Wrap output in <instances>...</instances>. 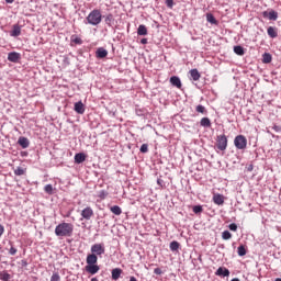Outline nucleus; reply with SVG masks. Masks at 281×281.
Wrapping results in <instances>:
<instances>
[{
  "label": "nucleus",
  "instance_id": "nucleus-9",
  "mask_svg": "<svg viewBox=\"0 0 281 281\" xmlns=\"http://www.w3.org/2000/svg\"><path fill=\"white\" fill-rule=\"evenodd\" d=\"M215 276H218L220 278H229V269L225 267H220L216 270Z\"/></svg>",
  "mask_w": 281,
  "mask_h": 281
},
{
  "label": "nucleus",
  "instance_id": "nucleus-4",
  "mask_svg": "<svg viewBox=\"0 0 281 281\" xmlns=\"http://www.w3.org/2000/svg\"><path fill=\"white\" fill-rule=\"evenodd\" d=\"M216 148L217 150H227V136L225 134L217 136Z\"/></svg>",
  "mask_w": 281,
  "mask_h": 281
},
{
  "label": "nucleus",
  "instance_id": "nucleus-37",
  "mask_svg": "<svg viewBox=\"0 0 281 281\" xmlns=\"http://www.w3.org/2000/svg\"><path fill=\"white\" fill-rule=\"evenodd\" d=\"M193 212H194V214H201V212H203V206L194 205L193 206Z\"/></svg>",
  "mask_w": 281,
  "mask_h": 281
},
{
  "label": "nucleus",
  "instance_id": "nucleus-49",
  "mask_svg": "<svg viewBox=\"0 0 281 281\" xmlns=\"http://www.w3.org/2000/svg\"><path fill=\"white\" fill-rule=\"evenodd\" d=\"M247 170H248V172H251V170H254V165H249Z\"/></svg>",
  "mask_w": 281,
  "mask_h": 281
},
{
  "label": "nucleus",
  "instance_id": "nucleus-18",
  "mask_svg": "<svg viewBox=\"0 0 281 281\" xmlns=\"http://www.w3.org/2000/svg\"><path fill=\"white\" fill-rule=\"evenodd\" d=\"M137 34L138 36H148V29L146 27V25L140 24L137 29Z\"/></svg>",
  "mask_w": 281,
  "mask_h": 281
},
{
  "label": "nucleus",
  "instance_id": "nucleus-25",
  "mask_svg": "<svg viewBox=\"0 0 281 281\" xmlns=\"http://www.w3.org/2000/svg\"><path fill=\"white\" fill-rule=\"evenodd\" d=\"M206 21L212 25H218V21L216 20V18H214V14L212 13L206 14Z\"/></svg>",
  "mask_w": 281,
  "mask_h": 281
},
{
  "label": "nucleus",
  "instance_id": "nucleus-6",
  "mask_svg": "<svg viewBox=\"0 0 281 281\" xmlns=\"http://www.w3.org/2000/svg\"><path fill=\"white\" fill-rule=\"evenodd\" d=\"M263 19H269V21H278V11L270 10L262 12Z\"/></svg>",
  "mask_w": 281,
  "mask_h": 281
},
{
  "label": "nucleus",
  "instance_id": "nucleus-26",
  "mask_svg": "<svg viewBox=\"0 0 281 281\" xmlns=\"http://www.w3.org/2000/svg\"><path fill=\"white\" fill-rule=\"evenodd\" d=\"M234 53L237 56H245V48L240 45L234 46Z\"/></svg>",
  "mask_w": 281,
  "mask_h": 281
},
{
  "label": "nucleus",
  "instance_id": "nucleus-22",
  "mask_svg": "<svg viewBox=\"0 0 281 281\" xmlns=\"http://www.w3.org/2000/svg\"><path fill=\"white\" fill-rule=\"evenodd\" d=\"M200 126H203L204 128H210L212 126V121H210L209 117H202L200 121Z\"/></svg>",
  "mask_w": 281,
  "mask_h": 281
},
{
  "label": "nucleus",
  "instance_id": "nucleus-31",
  "mask_svg": "<svg viewBox=\"0 0 281 281\" xmlns=\"http://www.w3.org/2000/svg\"><path fill=\"white\" fill-rule=\"evenodd\" d=\"M237 254H238V256H240V257L247 256V249L245 248L244 245H240V246L237 248Z\"/></svg>",
  "mask_w": 281,
  "mask_h": 281
},
{
  "label": "nucleus",
  "instance_id": "nucleus-53",
  "mask_svg": "<svg viewBox=\"0 0 281 281\" xmlns=\"http://www.w3.org/2000/svg\"><path fill=\"white\" fill-rule=\"evenodd\" d=\"M231 281H240V279L234 278V279H232Z\"/></svg>",
  "mask_w": 281,
  "mask_h": 281
},
{
  "label": "nucleus",
  "instance_id": "nucleus-42",
  "mask_svg": "<svg viewBox=\"0 0 281 281\" xmlns=\"http://www.w3.org/2000/svg\"><path fill=\"white\" fill-rule=\"evenodd\" d=\"M154 273H155L156 276H161V273H164V271L161 270V268H155V269H154Z\"/></svg>",
  "mask_w": 281,
  "mask_h": 281
},
{
  "label": "nucleus",
  "instance_id": "nucleus-36",
  "mask_svg": "<svg viewBox=\"0 0 281 281\" xmlns=\"http://www.w3.org/2000/svg\"><path fill=\"white\" fill-rule=\"evenodd\" d=\"M71 42L75 43L76 45H82V38L78 36H71Z\"/></svg>",
  "mask_w": 281,
  "mask_h": 281
},
{
  "label": "nucleus",
  "instance_id": "nucleus-5",
  "mask_svg": "<svg viewBox=\"0 0 281 281\" xmlns=\"http://www.w3.org/2000/svg\"><path fill=\"white\" fill-rule=\"evenodd\" d=\"M90 250L91 254H94L95 256H102L105 251L104 244H94L91 246Z\"/></svg>",
  "mask_w": 281,
  "mask_h": 281
},
{
  "label": "nucleus",
  "instance_id": "nucleus-19",
  "mask_svg": "<svg viewBox=\"0 0 281 281\" xmlns=\"http://www.w3.org/2000/svg\"><path fill=\"white\" fill-rule=\"evenodd\" d=\"M268 36H270V38H278V29L274 26H269L268 30Z\"/></svg>",
  "mask_w": 281,
  "mask_h": 281
},
{
  "label": "nucleus",
  "instance_id": "nucleus-7",
  "mask_svg": "<svg viewBox=\"0 0 281 281\" xmlns=\"http://www.w3.org/2000/svg\"><path fill=\"white\" fill-rule=\"evenodd\" d=\"M85 270L87 271V273H90V276H95V273L100 271V266H98V263H92L90 266H86Z\"/></svg>",
  "mask_w": 281,
  "mask_h": 281
},
{
  "label": "nucleus",
  "instance_id": "nucleus-20",
  "mask_svg": "<svg viewBox=\"0 0 281 281\" xmlns=\"http://www.w3.org/2000/svg\"><path fill=\"white\" fill-rule=\"evenodd\" d=\"M10 36H14V37L21 36V25L14 24L13 29H12V31L10 33Z\"/></svg>",
  "mask_w": 281,
  "mask_h": 281
},
{
  "label": "nucleus",
  "instance_id": "nucleus-29",
  "mask_svg": "<svg viewBox=\"0 0 281 281\" xmlns=\"http://www.w3.org/2000/svg\"><path fill=\"white\" fill-rule=\"evenodd\" d=\"M12 276L8 273L7 271L0 272V280L2 281H10Z\"/></svg>",
  "mask_w": 281,
  "mask_h": 281
},
{
  "label": "nucleus",
  "instance_id": "nucleus-52",
  "mask_svg": "<svg viewBox=\"0 0 281 281\" xmlns=\"http://www.w3.org/2000/svg\"><path fill=\"white\" fill-rule=\"evenodd\" d=\"M130 281H137V279L135 277H131Z\"/></svg>",
  "mask_w": 281,
  "mask_h": 281
},
{
  "label": "nucleus",
  "instance_id": "nucleus-51",
  "mask_svg": "<svg viewBox=\"0 0 281 281\" xmlns=\"http://www.w3.org/2000/svg\"><path fill=\"white\" fill-rule=\"evenodd\" d=\"M5 3H14V0H5Z\"/></svg>",
  "mask_w": 281,
  "mask_h": 281
},
{
  "label": "nucleus",
  "instance_id": "nucleus-3",
  "mask_svg": "<svg viewBox=\"0 0 281 281\" xmlns=\"http://www.w3.org/2000/svg\"><path fill=\"white\" fill-rule=\"evenodd\" d=\"M234 144L237 150H245V148H247V137L237 135L234 139Z\"/></svg>",
  "mask_w": 281,
  "mask_h": 281
},
{
  "label": "nucleus",
  "instance_id": "nucleus-13",
  "mask_svg": "<svg viewBox=\"0 0 281 281\" xmlns=\"http://www.w3.org/2000/svg\"><path fill=\"white\" fill-rule=\"evenodd\" d=\"M18 144L21 146V148H30V139H27L25 136H21L18 139Z\"/></svg>",
  "mask_w": 281,
  "mask_h": 281
},
{
  "label": "nucleus",
  "instance_id": "nucleus-27",
  "mask_svg": "<svg viewBox=\"0 0 281 281\" xmlns=\"http://www.w3.org/2000/svg\"><path fill=\"white\" fill-rule=\"evenodd\" d=\"M179 247H181V244L177 240L171 241L169 245L170 251H179Z\"/></svg>",
  "mask_w": 281,
  "mask_h": 281
},
{
  "label": "nucleus",
  "instance_id": "nucleus-17",
  "mask_svg": "<svg viewBox=\"0 0 281 281\" xmlns=\"http://www.w3.org/2000/svg\"><path fill=\"white\" fill-rule=\"evenodd\" d=\"M106 56H109V50H106L104 47L97 49V58H106Z\"/></svg>",
  "mask_w": 281,
  "mask_h": 281
},
{
  "label": "nucleus",
  "instance_id": "nucleus-12",
  "mask_svg": "<svg viewBox=\"0 0 281 281\" xmlns=\"http://www.w3.org/2000/svg\"><path fill=\"white\" fill-rule=\"evenodd\" d=\"M87 266L98 265V255L89 254L86 258Z\"/></svg>",
  "mask_w": 281,
  "mask_h": 281
},
{
  "label": "nucleus",
  "instance_id": "nucleus-28",
  "mask_svg": "<svg viewBox=\"0 0 281 281\" xmlns=\"http://www.w3.org/2000/svg\"><path fill=\"white\" fill-rule=\"evenodd\" d=\"M110 211L112 212V214H115V216H120L122 214V207H120L119 205L111 206Z\"/></svg>",
  "mask_w": 281,
  "mask_h": 281
},
{
  "label": "nucleus",
  "instance_id": "nucleus-1",
  "mask_svg": "<svg viewBox=\"0 0 281 281\" xmlns=\"http://www.w3.org/2000/svg\"><path fill=\"white\" fill-rule=\"evenodd\" d=\"M55 235L61 238H67L74 235V224L60 223L55 227Z\"/></svg>",
  "mask_w": 281,
  "mask_h": 281
},
{
  "label": "nucleus",
  "instance_id": "nucleus-8",
  "mask_svg": "<svg viewBox=\"0 0 281 281\" xmlns=\"http://www.w3.org/2000/svg\"><path fill=\"white\" fill-rule=\"evenodd\" d=\"M82 218H86V221H91V216H93V209L90 206L86 207L81 212Z\"/></svg>",
  "mask_w": 281,
  "mask_h": 281
},
{
  "label": "nucleus",
  "instance_id": "nucleus-11",
  "mask_svg": "<svg viewBox=\"0 0 281 281\" xmlns=\"http://www.w3.org/2000/svg\"><path fill=\"white\" fill-rule=\"evenodd\" d=\"M213 203H215V205H223L225 203V196L221 193L214 194Z\"/></svg>",
  "mask_w": 281,
  "mask_h": 281
},
{
  "label": "nucleus",
  "instance_id": "nucleus-40",
  "mask_svg": "<svg viewBox=\"0 0 281 281\" xmlns=\"http://www.w3.org/2000/svg\"><path fill=\"white\" fill-rule=\"evenodd\" d=\"M140 153L146 154L148 153V144H143L139 148Z\"/></svg>",
  "mask_w": 281,
  "mask_h": 281
},
{
  "label": "nucleus",
  "instance_id": "nucleus-43",
  "mask_svg": "<svg viewBox=\"0 0 281 281\" xmlns=\"http://www.w3.org/2000/svg\"><path fill=\"white\" fill-rule=\"evenodd\" d=\"M166 5H167V8H172V5H175V1L173 0H166Z\"/></svg>",
  "mask_w": 281,
  "mask_h": 281
},
{
  "label": "nucleus",
  "instance_id": "nucleus-32",
  "mask_svg": "<svg viewBox=\"0 0 281 281\" xmlns=\"http://www.w3.org/2000/svg\"><path fill=\"white\" fill-rule=\"evenodd\" d=\"M271 60H272L271 54L265 53V54L262 55V63L269 64V63H271Z\"/></svg>",
  "mask_w": 281,
  "mask_h": 281
},
{
  "label": "nucleus",
  "instance_id": "nucleus-15",
  "mask_svg": "<svg viewBox=\"0 0 281 281\" xmlns=\"http://www.w3.org/2000/svg\"><path fill=\"white\" fill-rule=\"evenodd\" d=\"M75 111H76V113H79V115H82V113H85V103H82V101L76 102Z\"/></svg>",
  "mask_w": 281,
  "mask_h": 281
},
{
  "label": "nucleus",
  "instance_id": "nucleus-48",
  "mask_svg": "<svg viewBox=\"0 0 281 281\" xmlns=\"http://www.w3.org/2000/svg\"><path fill=\"white\" fill-rule=\"evenodd\" d=\"M21 265H22V267H27V260H25V259L21 260Z\"/></svg>",
  "mask_w": 281,
  "mask_h": 281
},
{
  "label": "nucleus",
  "instance_id": "nucleus-45",
  "mask_svg": "<svg viewBox=\"0 0 281 281\" xmlns=\"http://www.w3.org/2000/svg\"><path fill=\"white\" fill-rule=\"evenodd\" d=\"M100 199H106V192L105 191H100Z\"/></svg>",
  "mask_w": 281,
  "mask_h": 281
},
{
  "label": "nucleus",
  "instance_id": "nucleus-39",
  "mask_svg": "<svg viewBox=\"0 0 281 281\" xmlns=\"http://www.w3.org/2000/svg\"><path fill=\"white\" fill-rule=\"evenodd\" d=\"M228 229H231V232H237L238 225L236 223H232L228 225Z\"/></svg>",
  "mask_w": 281,
  "mask_h": 281
},
{
  "label": "nucleus",
  "instance_id": "nucleus-24",
  "mask_svg": "<svg viewBox=\"0 0 281 281\" xmlns=\"http://www.w3.org/2000/svg\"><path fill=\"white\" fill-rule=\"evenodd\" d=\"M120 276H122V269L114 268L112 270V280H120Z\"/></svg>",
  "mask_w": 281,
  "mask_h": 281
},
{
  "label": "nucleus",
  "instance_id": "nucleus-14",
  "mask_svg": "<svg viewBox=\"0 0 281 281\" xmlns=\"http://www.w3.org/2000/svg\"><path fill=\"white\" fill-rule=\"evenodd\" d=\"M170 82H171L172 87H177V89H181V87H182L181 79L177 76H172L170 78Z\"/></svg>",
  "mask_w": 281,
  "mask_h": 281
},
{
  "label": "nucleus",
  "instance_id": "nucleus-30",
  "mask_svg": "<svg viewBox=\"0 0 281 281\" xmlns=\"http://www.w3.org/2000/svg\"><path fill=\"white\" fill-rule=\"evenodd\" d=\"M195 111L202 113V115H207V110L202 104L196 105Z\"/></svg>",
  "mask_w": 281,
  "mask_h": 281
},
{
  "label": "nucleus",
  "instance_id": "nucleus-38",
  "mask_svg": "<svg viewBox=\"0 0 281 281\" xmlns=\"http://www.w3.org/2000/svg\"><path fill=\"white\" fill-rule=\"evenodd\" d=\"M50 281H60V274L58 272H54L50 277Z\"/></svg>",
  "mask_w": 281,
  "mask_h": 281
},
{
  "label": "nucleus",
  "instance_id": "nucleus-10",
  "mask_svg": "<svg viewBox=\"0 0 281 281\" xmlns=\"http://www.w3.org/2000/svg\"><path fill=\"white\" fill-rule=\"evenodd\" d=\"M8 60L10 63H19L21 60V54L16 52H11L8 54Z\"/></svg>",
  "mask_w": 281,
  "mask_h": 281
},
{
  "label": "nucleus",
  "instance_id": "nucleus-35",
  "mask_svg": "<svg viewBox=\"0 0 281 281\" xmlns=\"http://www.w3.org/2000/svg\"><path fill=\"white\" fill-rule=\"evenodd\" d=\"M222 238L223 240H229L232 238V233H229V231H224L222 233Z\"/></svg>",
  "mask_w": 281,
  "mask_h": 281
},
{
  "label": "nucleus",
  "instance_id": "nucleus-2",
  "mask_svg": "<svg viewBox=\"0 0 281 281\" xmlns=\"http://www.w3.org/2000/svg\"><path fill=\"white\" fill-rule=\"evenodd\" d=\"M86 21L89 25H100L102 23V12L99 9H93L86 18Z\"/></svg>",
  "mask_w": 281,
  "mask_h": 281
},
{
  "label": "nucleus",
  "instance_id": "nucleus-23",
  "mask_svg": "<svg viewBox=\"0 0 281 281\" xmlns=\"http://www.w3.org/2000/svg\"><path fill=\"white\" fill-rule=\"evenodd\" d=\"M105 23L109 25V27L113 26V23L115 21V18H113V14L109 13L108 15L103 16Z\"/></svg>",
  "mask_w": 281,
  "mask_h": 281
},
{
  "label": "nucleus",
  "instance_id": "nucleus-34",
  "mask_svg": "<svg viewBox=\"0 0 281 281\" xmlns=\"http://www.w3.org/2000/svg\"><path fill=\"white\" fill-rule=\"evenodd\" d=\"M44 191L46 192V194H54V187L52 184H46L44 187Z\"/></svg>",
  "mask_w": 281,
  "mask_h": 281
},
{
  "label": "nucleus",
  "instance_id": "nucleus-46",
  "mask_svg": "<svg viewBox=\"0 0 281 281\" xmlns=\"http://www.w3.org/2000/svg\"><path fill=\"white\" fill-rule=\"evenodd\" d=\"M140 43H142V45H147L148 44V40L147 38H143V40H140Z\"/></svg>",
  "mask_w": 281,
  "mask_h": 281
},
{
  "label": "nucleus",
  "instance_id": "nucleus-16",
  "mask_svg": "<svg viewBox=\"0 0 281 281\" xmlns=\"http://www.w3.org/2000/svg\"><path fill=\"white\" fill-rule=\"evenodd\" d=\"M87 160V155L85 153H78L75 155V164H83Z\"/></svg>",
  "mask_w": 281,
  "mask_h": 281
},
{
  "label": "nucleus",
  "instance_id": "nucleus-44",
  "mask_svg": "<svg viewBox=\"0 0 281 281\" xmlns=\"http://www.w3.org/2000/svg\"><path fill=\"white\" fill-rule=\"evenodd\" d=\"M4 232H5V227L3 226V224H0V238L1 236H3Z\"/></svg>",
  "mask_w": 281,
  "mask_h": 281
},
{
  "label": "nucleus",
  "instance_id": "nucleus-41",
  "mask_svg": "<svg viewBox=\"0 0 281 281\" xmlns=\"http://www.w3.org/2000/svg\"><path fill=\"white\" fill-rule=\"evenodd\" d=\"M16 248H14V246H11V248L9 249V254L10 256H16Z\"/></svg>",
  "mask_w": 281,
  "mask_h": 281
},
{
  "label": "nucleus",
  "instance_id": "nucleus-50",
  "mask_svg": "<svg viewBox=\"0 0 281 281\" xmlns=\"http://www.w3.org/2000/svg\"><path fill=\"white\" fill-rule=\"evenodd\" d=\"M273 130H274V131H280V127H279L278 125H274V126H273Z\"/></svg>",
  "mask_w": 281,
  "mask_h": 281
},
{
  "label": "nucleus",
  "instance_id": "nucleus-21",
  "mask_svg": "<svg viewBox=\"0 0 281 281\" xmlns=\"http://www.w3.org/2000/svg\"><path fill=\"white\" fill-rule=\"evenodd\" d=\"M189 74H190L192 80H194V81H196V80H199L201 78V72H199V70L196 68L191 69L189 71Z\"/></svg>",
  "mask_w": 281,
  "mask_h": 281
},
{
  "label": "nucleus",
  "instance_id": "nucleus-47",
  "mask_svg": "<svg viewBox=\"0 0 281 281\" xmlns=\"http://www.w3.org/2000/svg\"><path fill=\"white\" fill-rule=\"evenodd\" d=\"M157 183H158V186H160V188H162V187H164V180L158 179V180H157Z\"/></svg>",
  "mask_w": 281,
  "mask_h": 281
},
{
  "label": "nucleus",
  "instance_id": "nucleus-54",
  "mask_svg": "<svg viewBox=\"0 0 281 281\" xmlns=\"http://www.w3.org/2000/svg\"><path fill=\"white\" fill-rule=\"evenodd\" d=\"M91 281H98V278L94 277V278L91 279Z\"/></svg>",
  "mask_w": 281,
  "mask_h": 281
},
{
  "label": "nucleus",
  "instance_id": "nucleus-55",
  "mask_svg": "<svg viewBox=\"0 0 281 281\" xmlns=\"http://www.w3.org/2000/svg\"><path fill=\"white\" fill-rule=\"evenodd\" d=\"M274 281H281V278H277Z\"/></svg>",
  "mask_w": 281,
  "mask_h": 281
},
{
  "label": "nucleus",
  "instance_id": "nucleus-33",
  "mask_svg": "<svg viewBox=\"0 0 281 281\" xmlns=\"http://www.w3.org/2000/svg\"><path fill=\"white\" fill-rule=\"evenodd\" d=\"M14 175L16 177H22V175H25V169H23L22 167H18L15 170H14Z\"/></svg>",
  "mask_w": 281,
  "mask_h": 281
}]
</instances>
